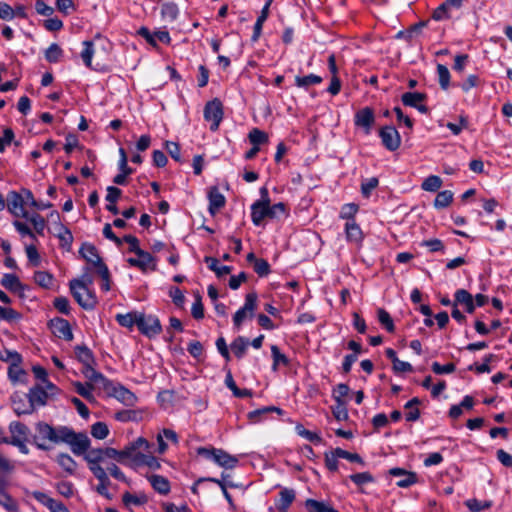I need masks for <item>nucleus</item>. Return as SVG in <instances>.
I'll return each mask as SVG.
<instances>
[{
    "label": "nucleus",
    "mask_w": 512,
    "mask_h": 512,
    "mask_svg": "<svg viewBox=\"0 0 512 512\" xmlns=\"http://www.w3.org/2000/svg\"><path fill=\"white\" fill-rule=\"evenodd\" d=\"M91 279H87V282L83 280L74 279L70 281V291L78 302V304L84 309H93L97 303L96 297L93 292L88 288V284H91Z\"/></svg>",
    "instance_id": "1"
},
{
    "label": "nucleus",
    "mask_w": 512,
    "mask_h": 512,
    "mask_svg": "<svg viewBox=\"0 0 512 512\" xmlns=\"http://www.w3.org/2000/svg\"><path fill=\"white\" fill-rule=\"evenodd\" d=\"M285 206L283 203L254 202L251 206V218L254 225H261L265 218H274L279 213H284Z\"/></svg>",
    "instance_id": "2"
},
{
    "label": "nucleus",
    "mask_w": 512,
    "mask_h": 512,
    "mask_svg": "<svg viewBox=\"0 0 512 512\" xmlns=\"http://www.w3.org/2000/svg\"><path fill=\"white\" fill-rule=\"evenodd\" d=\"M79 253L91 265L92 268L99 274L101 278H106L108 275V267L100 257L96 247L90 243H84Z\"/></svg>",
    "instance_id": "3"
},
{
    "label": "nucleus",
    "mask_w": 512,
    "mask_h": 512,
    "mask_svg": "<svg viewBox=\"0 0 512 512\" xmlns=\"http://www.w3.org/2000/svg\"><path fill=\"white\" fill-rule=\"evenodd\" d=\"M198 454L204 456L207 459L213 460L216 464L226 469H231L236 466L238 459L222 449H208L199 448Z\"/></svg>",
    "instance_id": "4"
},
{
    "label": "nucleus",
    "mask_w": 512,
    "mask_h": 512,
    "mask_svg": "<svg viewBox=\"0 0 512 512\" xmlns=\"http://www.w3.org/2000/svg\"><path fill=\"white\" fill-rule=\"evenodd\" d=\"M137 327L139 331L148 338H153L159 335L162 331V326L158 317L151 314L146 315L144 313H140Z\"/></svg>",
    "instance_id": "5"
},
{
    "label": "nucleus",
    "mask_w": 512,
    "mask_h": 512,
    "mask_svg": "<svg viewBox=\"0 0 512 512\" xmlns=\"http://www.w3.org/2000/svg\"><path fill=\"white\" fill-rule=\"evenodd\" d=\"M204 118L206 121L211 122L210 129L216 131L223 118L222 103L218 99L209 101L204 108Z\"/></svg>",
    "instance_id": "6"
},
{
    "label": "nucleus",
    "mask_w": 512,
    "mask_h": 512,
    "mask_svg": "<svg viewBox=\"0 0 512 512\" xmlns=\"http://www.w3.org/2000/svg\"><path fill=\"white\" fill-rule=\"evenodd\" d=\"M257 307V294L255 292L248 293L245 297L244 306L241 307L233 316L234 325L239 328L243 321L249 316L253 317V313Z\"/></svg>",
    "instance_id": "7"
},
{
    "label": "nucleus",
    "mask_w": 512,
    "mask_h": 512,
    "mask_svg": "<svg viewBox=\"0 0 512 512\" xmlns=\"http://www.w3.org/2000/svg\"><path fill=\"white\" fill-rule=\"evenodd\" d=\"M382 144L389 151H395L400 147L401 137L397 129L393 126L382 127L379 131Z\"/></svg>",
    "instance_id": "8"
},
{
    "label": "nucleus",
    "mask_w": 512,
    "mask_h": 512,
    "mask_svg": "<svg viewBox=\"0 0 512 512\" xmlns=\"http://www.w3.org/2000/svg\"><path fill=\"white\" fill-rule=\"evenodd\" d=\"M7 209L16 217L28 218V212L25 210L24 196L15 191H11L7 195Z\"/></svg>",
    "instance_id": "9"
},
{
    "label": "nucleus",
    "mask_w": 512,
    "mask_h": 512,
    "mask_svg": "<svg viewBox=\"0 0 512 512\" xmlns=\"http://www.w3.org/2000/svg\"><path fill=\"white\" fill-rule=\"evenodd\" d=\"M48 327L54 336L71 341L73 339V333L69 322L63 318L56 317L51 319L48 323Z\"/></svg>",
    "instance_id": "10"
},
{
    "label": "nucleus",
    "mask_w": 512,
    "mask_h": 512,
    "mask_svg": "<svg viewBox=\"0 0 512 512\" xmlns=\"http://www.w3.org/2000/svg\"><path fill=\"white\" fill-rule=\"evenodd\" d=\"M11 403L13 411L18 415H30L35 409L28 398V394L15 392L11 396Z\"/></svg>",
    "instance_id": "11"
},
{
    "label": "nucleus",
    "mask_w": 512,
    "mask_h": 512,
    "mask_svg": "<svg viewBox=\"0 0 512 512\" xmlns=\"http://www.w3.org/2000/svg\"><path fill=\"white\" fill-rule=\"evenodd\" d=\"M84 376L89 380L88 383L92 384V387L103 388L104 390H110L112 383L100 372L96 371L92 365L84 367L82 370Z\"/></svg>",
    "instance_id": "12"
},
{
    "label": "nucleus",
    "mask_w": 512,
    "mask_h": 512,
    "mask_svg": "<svg viewBox=\"0 0 512 512\" xmlns=\"http://www.w3.org/2000/svg\"><path fill=\"white\" fill-rule=\"evenodd\" d=\"M137 258H129L127 261L128 263L133 266L141 269L142 271H145L147 269L155 270V259L154 257L149 253L142 249H140L137 253Z\"/></svg>",
    "instance_id": "13"
},
{
    "label": "nucleus",
    "mask_w": 512,
    "mask_h": 512,
    "mask_svg": "<svg viewBox=\"0 0 512 512\" xmlns=\"http://www.w3.org/2000/svg\"><path fill=\"white\" fill-rule=\"evenodd\" d=\"M91 472L98 479L99 484L96 487V491L107 499H112V495L108 491L110 480L105 469L102 466L91 467Z\"/></svg>",
    "instance_id": "14"
},
{
    "label": "nucleus",
    "mask_w": 512,
    "mask_h": 512,
    "mask_svg": "<svg viewBox=\"0 0 512 512\" xmlns=\"http://www.w3.org/2000/svg\"><path fill=\"white\" fill-rule=\"evenodd\" d=\"M9 431L11 434L10 438L3 437L0 440V443L13 444V442L18 440H27L29 429L28 427L21 422H11L9 425Z\"/></svg>",
    "instance_id": "15"
},
{
    "label": "nucleus",
    "mask_w": 512,
    "mask_h": 512,
    "mask_svg": "<svg viewBox=\"0 0 512 512\" xmlns=\"http://www.w3.org/2000/svg\"><path fill=\"white\" fill-rule=\"evenodd\" d=\"M374 121V112L369 107H365L355 114V125L363 128L366 134L370 133Z\"/></svg>",
    "instance_id": "16"
},
{
    "label": "nucleus",
    "mask_w": 512,
    "mask_h": 512,
    "mask_svg": "<svg viewBox=\"0 0 512 512\" xmlns=\"http://www.w3.org/2000/svg\"><path fill=\"white\" fill-rule=\"evenodd\" d=\"M109 391L113 397L126 406H134L137 402L136 395L122 385L114 386L112 384Z\"/></svg>",
    "instance_id": "17"
},
{
    "label": "nucleus",
    "mask_w": 512,
    "mask_h": 512,
    "mask_svg": "<svg viewBox=\"0 0 512 512\" xmlns=\"http://www.w3.org/2000/svg\"><path fill=\"white\" fill-rule=\"evenodd\" d=\"M68 445L75 455H83L90 447V439L84 433L74 432V436L71 438V442H69Z\"/></svg>",
    "instance_id": "18"
},
{
    "label": "nucleus",
    "mask_w": 512,
    "mask_h": 512,
    "mask_svg": "<svg viewBox=\"0 0 512 512\" xmlns=\"http://www.w3.org/2000/svg\"><path fill=\"white\" fill-rule=\"evenodd\" d=\"M389 474L400 478L396 485L401 488H407L417 482L416 473L408 472L402 468H392L389 470Z\"/></svg>",
    "instance_id": "19"
},
{
    "label": "nucleus",
    "mask_w": 512,
    "mask_h": 512,
    "mask_svg": "<svg viewBox=\"0 0 512 512\" xmlns=\"http://www.w3.org/2000/svg\"><path fill=\"white\" fill-rule=\"evenodd\" d=\"M208 199V210L212 216H214L222 207H224L226 203L224 195L219 191V189L216 186H213L209 189Z\"/></svg>",
    "instance_id": "20"
},
{
    "label": "nucleus",
    "mask_w": 512,
    "mask_h": 512,
    "mask_svg": "<svg viewBox=\"0 0 512 512\" xmlns=\"http://www.w3.org/2000/svg\"><path fill=\"white\" fill-rule=\"evenodd\" d=\"M151 444L143 437L137 438L135 441L129 443L124 449L123 454L125 459H132L135 462V455L138 454L136 452L137 449L143 448L146 451H149Z\"/></svg>",
    "instance_id": "21"
},
{
    "label": "nucleus",
    "mask_w": 512,
    "mask_h": 512,
    "mask_svg": "<svg viewBox=\"0 0 512 512\" xmlns=\"http://www.w3.org/2000/svg\"><path fill=\"white\" fill-rule=\"evenodd\" d=\"M28 398L35 409L37 406L46 405L48 392L44 389V387L35 385L34 387L30 388Z\"/></svg>",
    "instance_id": "22"
},
{
    "label": "nucleus",
    "mask_w": 512,
    "mask_h": 512,
    "mask_svg": "<svg viewBox=\"0 0 512 512\" xmlns=\"http://www.w3.org/2000/svg\"><path fill=\"white\" fill-rule=\"evenodd\" d=\"M295 496L296 494L293 489L283 488L279 492V498L275 502L276 508L281 512L287 511L290 505L295 500Z\"/></svg>",
    "instance_id": "23"
},
{
    "label": "nucleus",
    "mask_w": 512,
    "mask_h": 512,
    "mask_svg": "<svg viewBox=\"0 0 512 512\" xmlns=\"http://www.w3.org/2000/svg\"><path fill=\"white\" fill-rule=\"evenodd\" d=\"M454 304L464 305L468 313H473L475 310L473 296L465 289H459L455 292Z\"/></svg>",
    "instance_id": "24"
},
{
    "label": "nucleus",
    "mask_w": 512,
    "mask_h": 512,
    "mask_svg": "<svg viewBox=\"0 0 512 512\" xmlns=\"http://www.w3.org/2000/svg\"><path fill=\"white\" fill-rule=\"evenodd\" d=\"M271 2H272V0H268L266 2V4L264 5V7L261 10L260 15L258 16V18L256 20V23L253 28V35L251 37V40L253 42H256L259 39V37L261 36L263 24L267 20L268 15H269V7L271 5Z\"/></svg>",
    "instance_id": "25"
},
{
    "label": "nucleus",
    "mask_w": 512,
    "mask_h": 512,
    "mask_svg": "<svg viewBox=\"0 0 512 512\" xmlns=\"http://www.w3.org/2000/svg\"><path fill=\"white\" fill-rule=\"evenodd\" d=\"M148 480L155 491L159 494L167 495L170 492V482L161 475H151Z\"/></svg>",
    "instance_id": "26"
},
{
    "label": "nucleus",
    "mask_w": 512,
    "mask_h": 512,
    "mask_svg": "<svg viewBox=\"0 0 512 512\" xmlns=\"http://www.w3.org/2000/svg\"><path fill=\"white\" fill-rule=\"evenodd\" d=\"M36 430H37L38 436L35 437V440L36 439L48 440L53 443H54V441H56L55 428L52 427L51 425L44 423V422H39L36 425Z\"/></svg>",
    "instance_id": "27"
},
{
    "label": "nucleus",
    "mask_w": 512,
    "mask_h": 512,
    "mask_svg": "<svg viewBox=\"0 0 512 512\" xmlns=\"http://www.w3.org/2000/svg\"><path fill=\"white\" fill-rule=\"evenodd\" d=\"M84 459L87 461L90 470L91 467L101 466L100 463L105 459L104 448L88 450Z\"/></svg>",
    "instance_id": "28"
},
{
    "label": "nucleus",
    "mask_w": 512,
    "mask_h": 512,
    "mask_svg": "<svg viewBox=\"0 0 512 512\" xmlns=\"http://www.w3.org/2000/svg\"><path fill=\"white\" fill-rule=\"evenodd\" d=\"M140 312H129L126 314H117L115 319L122 327L132 329L134 325H138Z\"/></svg>",
    "instance_id": "29"
},
{
    "label": "nucleus",
    "mask_w": 512,
    "mask_h": 512,
    "mask_svg": "<svg viewBox=\"0 0 512 512\" xmlns=\"http://www.w3.org/2000/svg\"><path fill=\"white\" fill-rule=\"evenodd\" d=\"M56 462L67 474H74L77 463L70 455L66 453H60L56 458Z\"/></svg>",
    "instance_id": "30"
},
{
    "label": "nucleus",
    "mask_w": 512,
    "mask_h": 512,
    "mask_svg": "<svg viewBox=\"0 0 512 512\" xmlns=\"http://www.w3.org/2000/svg\"><path fill=\"white\" fill-rule=\"evenodd\" d=\"M426 94L420 92H406L401 96V101L405 106L415 108L419 103L425 101Z\"/></svg>",
    "instance_id": "31"
},
{
    "label": "nucleus",
    "mask_w": 512,
    "mask_h": 512,
    "mask_svg": "<svg viewBox=\"0 0 512 512\" xmlns=\"http://www.w3.org/2000/svg\"><path fill=\"white\" fill-rule=\"evenodd\" d=\"M346 238L348 241L360 242L363 238L362 231L354 220L348 221L345 225Z\"/></svg>",
    "instance_id": "32"
},
{
    "label": "nucleus",
    "mask_w": 512,
    "mask_h": 512,
    "mask_svg": "<svg viewBox=\"0 0 512 512\" xmlns=\"http://www.w3.org/2000/svg\"><path fill=\"white\" fill-rule=\"evenodd\" d=\"M322 81V78L315 74L295 77V85L304 89H308L312 85L320 84Z\"/></svg>",
    "instance_id": "33"
},
{
    "label": "nucleus",
    "mask_w": 512,
    "mask_h": 512,
    "mask_svg": "<svg viewBox=\"0 0 512 512\" xmlns=\"http://www.w3.org/2000/svg\"><path fill=\"white\" fill-rule=\"evenodd\" d=\"M226 386L233 392V395L238 398L250 397L252 396V391L249 389H239L238 385H236L232 374L229 372L225 377Z\"/></svg>",
    "instance_id": "34"
},
{
    "label": "nucleus",
    "mask_w": 512,
    "mask_h": 512,
    "mask_svg": "<svg viewBox=\"0 0 512 512\" xmlns=\"http://www.w3.org/2000/svg\"><path fill=\"white\" fill-rule=\"evenodd\" d=\"M250 345V342L247 338L243 336H238L234 339V341L231 343V349L235 356L238 359H241L244 354L246 353V350L248 346Z\"/></svg>",
    "instance_id": "35"
},
{
    "label": "nucleus",
    "mask_w": 512,
    "mask_h": 512,
    "mask_svg": "<svg viewBox=\"0 0 512 512\" xmlns=\"http://www.w3.org/2000/svg\"><path fill=\"white\" fill-rule=\"evenodd\" d=\"M75 354L84 367H89L94 363L92 352L87 346H76Z\"/></svg>",
    "instance_id": "36"
},
{
    "label": "nucleus",
    "mask_w": 512,
    "mask_h": 512,
    "mask_svg": "<svg viewBox=\"0 0 512 512\" xmlns=\"http://www.w3.org/2000/svg\"><path fill=\"white\" fill-rule=\"evenodd\" d=\"M205 262L207 263L208 268L214 271L218 277L227 275L232 271V268L230 266H220L218 259L214 257H206Z\"/></svg>",
    "instance_id": "37"
},
{
    "label": "nucleus",
    "mask_w": 512,
    "mask_h": 512,
    "mask_svg": "<svg viewBox=\"0 0 512 512\" xmlns=\"http://www.w3.org/2000/svg\"><path fill=\"white\" fill-rule=\"evenodd\" d=\"M55 234L60 239L63 245L70 246L73 242L71 231L61 223L54 226Z\"/></svg>",
    "instance_id": "38"
},
{
    "label": "nucleus",
    "mask_w": 512,
    "mask_h": 512,
    "mask_svg": "<svg viewBox=\"0 0 512 512\" xmlns=\"http://www.w3.org/2000/svg\"><path fill=\"white\" fill-rule=\"evenodd\" d=\"M269 412H277L279 415L283 414L282 409L275 407V406H267V407H264L261 409H256L254 411H251L248 413L247 416H248V419L250 420V422L257 423L260 420V417L262 415H265Z\"/></svg>",
    "instance_id": "39"
},
{
    "label": "nucleus",
    "mask_w": 512,
    "mask_h": 512,
    "mask_svg": "<svg viewBox=\"0 0 512 512\" xmlns=\"http://www.w3.org/2000/svg\"><path fill=\"white\" fill-rule=\"evenodd\" d=\"M1 284L12 292H18L22 289V284L14 274H4Z\"/></svg>",
    "instance_id": "40"
},
{
    "label": "nucleus",
    "mask_w": 512,
    "mask_h": 512,
    "mask_svg": "<svg viewBox=\"0 0 512 512\" xmlns=\"http://www.w3.org/2000/svg\"><path fill=\"white\" fill-rule=\"evenodd\" d=\"M8 376L11 382H24L27 376L26 372L20 367V363L11 364L8 368Z\"/></svg>",
    "instance_id": "41"
},
{
    "label": "nucleus",
    "mask_w": 512,
    "mask_h": 512,
    "mask_svg": "<svg viewBox=\"0 0 512 512\" xmlns=\"http://www.w3.org/2000/svg\"><path fill=\"white\" fill-rule=\"evenodd\" d=\"M305 506L309 512H338L334 508L326 506L323 502L314 499H307L305 501Z\"/></svg>",
    "instance_id": "42"
},
{
    "label": "nucleus",
    "mask_w": 512,
    "mask_h": 512,
    "mask_svg": "<svg viewBox=\"0 0 512 512\" xmlns=\"http://www.w3.org/2000/svg\"><path fill=\"white\" fill-rule=\"evenodd\" d=\"M453 200V193L449 190L441 191L437 194L434 200V206L437 209L446 208Z\"/></svg>",
    "instance_id": "43"
},
{
    "label": "nucleus",
    "mask_w": 512,
    "mask_h": 512,
    "mask_svg": "<svg viewBox=\"0 0 512 512\" xmlns=\"http://www.w3.org/2000/svg\"><path fill=\"white\" fill-rule=\"evenodd\" d=\"M56 441L54 443H66L71 442V438L74 436V431L67 426H59L55 428Z\"/></svg>",
    "instance_id": "44"
},
{
    "label": "nucleus",
    "mask_w": 512,
    "mask_h": 512,
    "mask_svg": "<svg viewBox=\"0 0 512 512\" xmlns=\"http://www.w3.org/2000/svg\"><path fill=\"white\" fill-rule=\"evenodd\" d=\"M83 50L81 52V58L84 64L88 67H92V58L95 53L94 43L92 41H84L83 42Z\"/></svg>",
    "instance_id": "45"
},
{
    "label": "nucleus",
    "mask_w": 512,
    "mask_h": 512,
    "mask_svg": "<svg viewBox=\"0 0 512 512\" xmlns=\"http://www.w3.org/2000/svg\"><path fill=\"white\" fill-rule=\"evenodd\" d=\"M441 186H442L441 178L436 175H431L423 181L421 188L425 191L436 192L437 190H439L441 188Z\"/></svg>",
    "instance_id": "46"
},
{
    "label": "nucleus",
    "mask_w": 512,
    "mask_h": 512,
    "mask_svg": "<svg viewBox=\"0 0 512 512\" xmlns=\"http://www.w3.org/2000/svg\"><path fill=\"white\" fill-rule=\"evenodd\" d=\"M162 17L169 21H174L179 15L178 6L175 3H165L161 8Z\"/></svg>",
    "instance_id": "47"
},
{
    "label": "nucleus",
    "mask_w": 512,
    "mask_h": 512,
    "mask_svg": "<svg viewBox=\"0 0 512 512\" xmlns=\"http://www.w3.org/2000/svg\"><path fill=\"white\" fill-rule=\"evenodd\" d=\"M135 462L137 464H144L154 470L160 468V463L154 456L145 455L139 452L135 455Z\"/></svg>",
    "instance_id": "48"
},
{
    "label": "nucleus",
    "mask_w": 512,
    "mask_h": 512,
    "mask_svg": "<svg viewBox=\"0 0 512 512\" xmlns=\"http://www.w3.org/2000/svg\"><path fill=\"white\" fill-rule=\"evenodd\" d=\"M295 430L299 436L305 438L306 440H308L314 444L322 443V438L320 437L319 434L305 429L303 425H297L295 427Z\"/></svg>",
    "instance_id": "49"
},
{
    "label": "nucleus",
    "mask_w": 512,
    "mask_h": 512,
    "mask_svg": "<svg viewBox=\"0 0 512 512\" xmlns=\"http://www.w3.org/2000/svg\"><path fill=\"white\" fill-rule=\"evenodd\" d=\"M248 138H249L251 144L254 146H257V147H259V145L264 144L268 141V135L264 131H262L258 128L252 129L248 135Z\"/></svg>",
    "instance_id": "50"
},
{
    "label": "nucleus",
    "mask_w": 512,
    "mask_h": 512,
    "mask_svg": "<svg viewBox=\"0 0 512 512\" xmlns=\"http://www.w3.org/2000/svg\"><path fill=\"white\" fill-rule=\"evenodd\" d=\"M437 73L440 87L443 90H447L450 85V72L448 68L443 64H438Z\"/></svg>",
    "instance_id": "51"
},
{
    "label": "nucleus",
    "mask_w": 512,
    "mask_h": 512,
    "mask_svg": "<svg viewBox=\"0 0 512 512\" xmlns=\"http://www.w3.org/2000/svg\"><path fill=\"white\" fill-rule=\"evenodd\" d=\"M63 51L56 43H52L45 52V58L50 63H56L62 56Z\"/></svg>",
    "instance_id": "52"
},
{
    "label": "nucleus",
    "mask_w": 512,
    "mask_h": 512,
    "mask_svg": "<svg viewBox=\"0 0 512 512\" xmlns=\"http://www.w3.org/2000/svg\"><path fill=\"white\" fill-rule=\"evenodd\" d=\"M76 392L85 398L88 401L94 400V396L92 394V384L90 383H81V382H75L74 384Z\"/></svg>",
    "instance_id": "53"
},
{
    "label": "nucleus",
    "mask_w": 512,
    "mask_h": 512,
    "mask_svg": "<svg viewBox=\"0 0 512 512\" xmlns=\"http://www.w3.org/2000/svg\"><path fill=\"white\" fill-rule=\"evenodd\" d=\"M378 320L384 328L392 333L395 330V326L390 314L383 308L378 309Z\"/></svg>",
    "instance_id": "54"
},
{
    "label": "nucleus",
    "mask_w": 512,
    "mask_h": 512,
    "mask_svg": "<svg viewBox=\"0 0 512 512\" xmlns=\"http://www.w3.org/2000/svg\"><path fill=\"white\" fill-rule=\"evenodd\" d=\"M271 353L273 357V370H277L278 365L282 364L287 366L289 364V359L286 355L282 354L279 348L276 345L271 346Z\"/></svg>",
    "instance_id": "55"
},
{
    "label": "nucleus",
    "mask_w": 512,
    "mask_h": 512,
    "mask_svg": "<svg viewBox=\"0 0 512 512\" xmlns=\"http://www.w3.org/2000/svg\"><path fill=\"white\" fill-rule=\"evenodd\" d=\"M109 434L108 426L104 422H96L91 427V435L99 440L105 439Z\"/></svg>",
    "instance_id": "56"
},
{
    "label": "nucleus",
    "mask_w": 512,
    "mask_h": 512,
    "mask_svg": "<svg viewBox=\"0 0 512 512\" xmlns=\"http://www.w3.org/2000/svg\"><path fill=\"white\" fill-rule=\"evenodd\" d=\"M34 280L39 286L50 288L53 283V276L44 271H37L34 274Z\"/></svg>",
    "instance_id": "57"
},
{
    "label": "nucleus",
    "mask_w": 512,
    "mask_h": 512,
    "mask_svg": "<svg viewBox=\"0 0 512 512\" xmlns=\"http://www.w3.org/2000/svg\"><path fill=\"white\" fill-rule=\"evenodd\" d=\"M122 501L126 506H128L130 504L142 505L147 502V497L144 494L136 496L129 492H125L122 496Z\"/></svg>",
    "instance_id": "58"
},
{
    "label": "nucleus",
    "mask_w": 512,
    "mask_h": 512,
    "mask_svg": "<svg viewBox=\"0 0 512 512\" xmlns=\"http://www.w3.org/2000/svg\"><path fill=\"white\" fill-rule=\"evenodd\" d=\"M33 226L35 231L42 235L45 229V219L40 214H32L31 216L28 215V218H26Z\"/></svg>",
    "instance_id": "59"
},
{
    "label": "nucleus",
    "mask_w": 512,
    "mask_h": 512,
    "mask_svg": "<svg viewBox=\"0 0 512 512\" xmlns=\"http://www.w3.org/2000/svg\"><path fill=\"white\" fill-rule=\"evenodd\" d=\"M378 179L376 177H371L366 179L361 184V192L364 197L368 198L371 192L378 186Z\"/></svg>",
    "instance_id": "60"
},
{
    "label": "nucleus",
    "mask_w": 512,
    "mask_h": 512,
    "mask_svg": "<svg viewBox=\"0 0 512 512\" xmlns=\"http://www.w3.org/2000/svg\"><path fill=\"white\" fill-rule=\"evenodd\" d=\"M466 506L472 512H480L482 510L490 508L491 502L490 501H479L477 499H470L466 502Z\"/></svg>",
    "instance_id": "61"
},
{
    "label": "nucleus",
    "mask_w": 512,
    "mask_h": 512,
    "mask_svg": "<svg viewBox=\"0 0 512 512\" xmlns=\"http://www.w3.org/2000/svg\"><path fill=\"white\" fill-rule=\"evenodd\" d=\"M350 480L356 485H364L374 481L373 476L369 472H361L349 476Z\"/></svg>",
    "instance_id": "62"
},
{
    "label": "nucleus",
    "mask_w": 512,
    "mask_h": 512,
    "mask_svg": "<svg viewBox=\"0 0 512 512\" xmlns=\"http://www.w3.org/2000/svg\"><path fill=\"white\" fill-rule=\"evenodd\" d=\"M191 313L192 316L197 320L202 319L204 317L202 298L199 294L195 296V302L192 305Z\"/></svg>",
    "instance_id": "63"
},
{
    "label": "nucleus",
    "mask_w": 512,
    "mask_h": 512,
    "mask_svg": "<svg viewBox=\"0 0 512 512\" xmlns=\"http://www.w3.org/2000/svg\"><path fill=\"white\" fill-rule=\"evenodd\" d=\"M254 271L260 276H267L270 273L269 263L262 258H259L253 265Z\"/></svg>",
    "instance_id": "64"
}]
</instances>
